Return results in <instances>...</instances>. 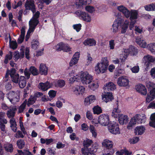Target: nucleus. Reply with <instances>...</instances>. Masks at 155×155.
Masks as SVG:
<instances>
[{
    "label": "nucleus",
    "instance_id": "nucleus-57",
    "mask_svg": "<svg viewBox=\"0 0 155 155\" xmlns=\"http://www.w3.org/2000/svg\"><path fill=\"white\" fill-rule=\"evenodd\" d=\"M85 1V0H79L78 2H76V5L78 8L80 7L82 5H86Z\"/></svg>",
    "mask_w": 155,
    "mask_h": 155
},
{
    "label": "nucleus",
    "instance_id": "nucleus-64",
    "mask_svg": "<svg viewBox=\"0 0 155 155\" xmlns=\"http://www.w3.org/2000/svg\"><path fill=\"white\" fill-rule=\"evenodd\" d=\"M78 61L77 59H74L72 58L70 62V66H72L73 65L76 64L77 63Z\"/></svg>",
    "mask_w": 155,
    "mask_h": 155
},
{
    "label": "nucleus",
    "instance_id": "nucleus-40",
    "mask_svg": "<svg viewBox=\"0 0 155 155\" xmlns=\"http://www.w3.org/2000/svg\"><path fill=\"white\" fill-rule=\"evenodd\" d=\"M121 114H120L119 110L117 107L113 109L112 112L111 116L114 118H118Z\"/></svg>",
    "mask_w": 155,
    "mask_h": 155
},
{
    "label": "nucleus",
    "instance_id": "nucleus-24",
    "mask_svg": "<svg viewBox=\"0 0 155 155\" xmlns=\"http://www.w3.org/2000/svg\"><path fill=\"white\" fill-rule=\"evenodd\" d=\"M136 42L141 48H147V43L145 40L143 38L140 37H137L136 38Z\"/></svg>",
    "mask_w": 155,
    "mask_h": 155
},
{
    "label": "nucleus",
    "instance_id": "nucleus-62",
    "mask_svg": "<svg viewBox=\"0 0 155 155\" xmlns=\"http://www.w3.org/2000/svg\"><path fill=\"white\" fill-rule=\"evenodd\" d=\"M154 97H152L149 94H148L146 98V101L147 103H149L150 101H152L154 99Z\"/></svg>",
    "mask_w": 155,
    "mask_h": 155
},
{
    "label": "nucleus",
    "instance_id": "nucleus-18",
    "mask_svg": "<svg viewBox=\"0 0 155 155\" xmlns=\"http://www.w3.org/2000/svg\"><path fill=\"white\" fill-rule=\"evenodd\" d=\"M52 84L48 81L45 83L40 82L38 85V87L40 90L43 91H47L52 86Z\"/></svg>",
    "mask_w": 155,
    "mask_h": 155
},
{
    "label": "nucleus",
    "instance_id": "nucleus-39",
    "mask_svg": "<svg viewBox=\"0 0 155 155\" xmlns=\"http://www.w3.org/2000/svg\"><path fill=\"white\" fill-rule=\"evenodd\" d=\"M10 123L11 124V127L12 128V130L15 132L17 131V127H16L17 125L15 121L14 118H12L10 120Z\"/></svg>",
    "mask_w": 155,
    "mask_h": 155
},
{
    "label": "nucleus",
    "instance_id": "nucleus-6",
    "mask_svg": "<svg viewBox=\"0 0 155 155\" xmlns=\"http://www.w3.org/2000/svg\"><path fill=\"white\" fill-rule=\"evenodd\" d=\"M75 14L81 19L87 22L91 21V16L84 12L78 10L75 12Z\"/></svg>",
    "mask_w": 155,
    "mask_h": 155
},
{
    "label": "nucleus",
    "instance_id": "nucleus-33",
    "mask_svg": "<svg viewBox=\"0 0 155 155\" xmlns=\"http://www.w3.org/2000/svg\"><path fill=\"white\" fill-rule=\"evenodd\" d=\"M145 130V127L143 126H138L135 129V133L137 135H140L144 133Z\"/></svg>",
    "mask_w": 155,
    "mask_h": 155
},
{
    "label": "nucleus",
    "instance_id": "nucleus-43",
    "mask_svg": "<svg viewBox=\"0 0 155 155\" xmlns=\"http://www.w3.org/2000/svg\"><path fill=\"white\" fill-rule=\"evenodd\" d=\"M17 144L19 149H21L25 146V143L23 140L19 139L17 141Z\"/></svg>",
    "mask_w": 155,
    "mask_h": 155
},
{
    "label": "nucleus",
    "instance_id": "nucleus-19",
    "mask_svg": "<svg viewBox=\"0 0 155 155\" xmlns=\"http://www.w3.org/2000/svg\"><path fill=\"white\" fill-rule=\"evenodd\" d=\"M117 10L122 12L126 18L129 17V10L126 7L123 5H120L117 7Z\"/></svg>",
    "mask_w": 155,
    "mask_h": 155
},
{
    "label": "nucleus",
    "instance_id": "nucleus-22",
    "mask_svg": "<svg viewBox=\"0 0 155 155\" xmlns=\"http://www.w3.org/2000/svg\"><path fill=\"white\" fill-rule=\"evenodd\" d=\"M113 145V143L112 141L108 139H105L102 143V146L109 150L113 149L112 148Z\"/></svg>",
    "mask_w": 155,
    "mask_h": 155
},
{
    "label": "nucleus",
    "instance_id": "nucleus-28",
    "mask_svg": "<svg viewBox=\"0 0 155 155\" xmlns=\"http://www.w3.org/2000/svg\"><path fill=\"white\" fill-rule=\"evenodd\" d=\"M118 120L120 124L123 125L127 122L128 121V117L126 115L121 114L118 118Z\"/></svg>",
    "mask_w": 155,
    "mask_h": 155
},
{
    "label": "nucleus",
    "instance_id": "nucleus-54",
    "mask_svg": "<svg viewBox=\"0 0 155 155\" xmlns=\"http://www.w3.org/2000/svg\"><path fill=\"white\" fill-rule=\"evenodd\" d=\"M136 20H131L130 22L129 21V25L128 27H129L130 30H133L134 27V25L136 23Z\"/></svg>",
    "mask_w": 155,
    "mask_h": 155
},
{
    "label": "nucleus",
    "instance_id": "nucleus-58",
    "mask_svg": "<svg viewBox=\"0 0 155 155\" xmlns=\"http://www.w3.org/2000/svg\"><path fill=\"white\" fill-rule=\"evenodd\" d=\"M139 70L140 68L138 66H134L131 69L132 72L134 73H138Z\"/></svg>",
    "mask_w": 155,
    "mask_h": 155
},
{
    "label": "nucleus",
    "instance_id": "nucleus-44",
    "mask_svg": "<svg viewBox=\"0 0 155 155\" xmlns=\"http://www.w3.org/2000/svg\"><path fill=\"white\" fill-rule=\"evenodd\" d=\"M32 48L34 49H36L39 46V43L37 40H33L31 42Z\"/></svg>",
    "mask_w": 155,
    "mask_h": 155
},
{
    "label": "nucleus",
    "instance_id": "nucleus-29",
    "mask_svg": "<svg viewBox=\"0 0 155 155\" xmlns=\"http://www.w3.org/2000/svg\"><path fill=\"white\" fill-rule=\"evenodd\" d=\"M153 57L151 55L147 54L144 56L143 59L142 61L145 64L148 65L150 62H152Z\"/></svg>",
    "mask_w": 155,
    "mask_h": 155
},
{
    "label": "nucleus",
    "instance_id": "nucleus-7",
    "mask_svg": "<svg viewBox=\"0 0 155 155\" xmlns=\"http://www.w3.org/2000/svg\"><path fill=\"white\" fill-rule=\"evenodd\" d=\"M80 78L81 81L84 84H90L93 80L92 76L87 72L82 73Z\"/></svg>",
    "mask_w": 155,
    "mask_h": 155
},
{
    "label": "nucleus",
    "instance_id": "nucleus-63",
    "mask_svg": "<svg viewBox=\"0 0 155 155\" xmlns=\"http://www.w3.org/2000/svg\"><path fill=\"white\" fill-rule=\"evenodd\" d=\"M146 86L149 89V90H150L154 88V84L150 82H148L146 83Z\"/></svg>",
    "mask_w": 155,
    "mask_h": 155
},
{
    "label": "nucleus",
    "instance_id": "nucleus-36",
    "mask_svg": "<svg viewBox=\"0 0 155 155\" xmlns=\"http://www.w3.org/2000/svg\"><path fill=\"white\" fill-rule=\"evenodd\" d=\"M96 151V149L93 150V148H87L86 149L85 152H83V155H94Z\"/></svg>",
    "mask_w": 155,
    "mask_h": 155
},
{
    "label": "nucleus",
    "instance_id": "nucleus-45",
    "mask_svg": "<svg viewBox=\"0 0 155 155\" xmlns=\"http://www.w3.org/2000/svg\"><path fill=\"white\" fill-rule=\"evenodd\" d=\"M131 152H129L126 150H122L120 152L117 151L116 155H131Z\"/></svg>",
    "mask_w": 155,
    "mask_h": 155
},
{
    "label": "nucleus",
    "instance_id": "nucleus-55",
    "mask_svg": "<svg viewBox=\"0 0 155 155\" xmlns=\"http://www.w3.org/2000/svg\"><path fill=\"white\" fill-rule=\"evenodd\" d=\"M24 134L22 131L21 132L20 130H18L15 134V137L17 138H23L24 137Z\"/></svg>",
    "mask_w": 155,
    "mask_h": 155
},
{
    "label": "nucleus",
    "instance_id": "nucleus-17",
    "mask_svg": "<svg viewBox=\"0 0 155 155\" xmlns=\"http://www.w3.org/2000/svg\"><path fill=\"white\" fill-rule=\"evenodd\" d=\"M102 96V100L106 103L111 101L113 99L112 93L107 91H104Z\"/></svg>",
    "mask_w": 155,
    "mask_h": 155
},
{
    "label": "nucleus",
    "instance_id": "nucleus-56",
    "mask_svg": "<svg viewBox=\"0 0 155 155\" xmlns=\"http://www.w3.org/2000/svg\"><path fill=\"white\" fill-rule=\"evenodd\" d=\"M139 140L138 137H136L132 139H129V142L131 144H134L137 143Z\"/></svg>",
    "mask_w": 155,
    "mask_h": 155
},
{
    "label": "nucleus",
    "instance_id": "nucleus-1",
    "mask_svg": "<svg viewBox=\"0 0 155 155\" xmlns=\"http://www.w3.org/2000/svg\"><path fill=\"white\" fill-rule=\"evenodd\" d=\"M117 18L114 21L112 25L111 29L113 33L114 34L117 33L118 31L119 27L121 28V33L123 34L125 33L127 31L128 28L129 20L120 18L119 16V14H118Z\"/></svg>",
    "mask_w": 155,
    "mask_h": 155
},
{
    "label": "nucleus",
    "instance_id": "nucleus-61",
    "mask_svg": "<svg viewBox=\"0 0 155 155\" xmlns=\"http://www.w3.org/2000/svg\"><path fill=\"white\" fill-rule=\"evenodd\" d=\"M24 73L27 79H28L30 78L31 73L29 72L27 68L24 70Z\"/></svg>",
    "mask_w": 155,
    "mask_h": 155
},
{
    "label": "nucleus",
    "instance_id": "nucleus-15",
    "mask_svg": "<svg viewBox=\"0 0 155 155\" xmlns=\"http://www.w3.org/2000/svg\"><path fill=\"white\" fill-rule=\"evenodd\" d=\"M10 76L12 81L15 83H18L19 80V75L16 73L15 69L12 68L10 70Z\"/></svg>",
    "mask_w": 155,
    "mask_h": 155
},
{
    "label": "nucleus",
    "instance_id": "nucleus-9",
    "mask_svg": "<svg viewBox=\"0 0 155 155\" xmlns=\"http://www.w3.org/2000/svg\"><path fill=\"white\" fill-rule=\"evenodd\" d=\"M117 84L120 87H128L129 86V80L126 76L120 77L117 79Z\"/></svg>",
    "mask_w": 155,
    "mask_h": 155
},
{
    "label": "nucleus",
    "instance_id": "nucleus-14",
    "mask_svg": "<svg viewBox=\"0 0 155 155\" xmlns=\"http://www.w3.org/2000/svg\"><path fill=\"white\" fill-rule=\"evenodd\" d=\"M71 90L74 94L78 95H82L84 92L85 88L83 86L77 85L73 87Z\"/></svg>",
    "mask_w": 155,
    "mask_h": 155
},
{
    "label": "nucleus",
    "instance_id": "nucleus-35",
    "mask_svg": "<svg viewBox=\"0 0 155 155\" xmlns=\"http://www.w3.org/2000/svg\"><path fill=\"white\" fill-rule=\"evenodd\" d=\"M83 44L85 45L93 46L95 45L96 42L93 39H87L84 41Z\"/></svg>",
    "mask_w": 155,
    "mask_h": 155
},
{
    "label": "nucleus",
    "instance_id": "nucleus-10",
    "mask_svg": "<svg viewBox=\"0 0 155 155\" xmlns=\"http://www.w3.org/2000/svg\"><path fill=\"white\" fill-rule=\"evenodd\" d=\"M56 49L58 51H63L68 52L71 51V48L67 44L61 42L56 46Z\"/></svg>",
    "mask_w": 155,
    "mask_h": 155
},
{
    "label": "nucleus",
    "instance_id": "nucleus-3",
    "mask_svg": "<svg viewBox=\"0 0 155 155\" xmlns=\"http://www.w3.org/2000/svg\"><path fill=\"white\" fill-rule=\"evenodd\" d=\"M40 14L39 11L36 12L33 15V17L29 21V30L26 36V41H27L29 38L28 34L33 32L36 26L38 23V20Z\"/></svg>",
    "mask_w": 155,
    "mask_h": 155
},
{
    "label": "nucleus",
    "instance_id": "nucleus-42",
    "mask_svg": "<svg viewBox=\"0 0 155 155\" xmlns=\"http://www.w3.org/2000/svg\"><path fill=\"white\" fill-rule=\"evenodd\" d=\"M151 121L149 122L150 126L155 128V113L152 114L150 117Z\"/></svg>",
    "mask_w": 155,
    "mask_h": 155
},
{
    "label": "nucleus",
    "instance_id": "nucleus-46",
    "mask_svg": "<svg viewBox=\"0 0 155 155\" xmlns=\"http://www.w3.org/2000/svg\"><path fill=\"white\" fill-rule=\"evenodd\" d=\"M27 101L25 100L21 105L19 107L18 110V112L21 113L23 112L27 104Z\"/></svg>",
    "mask_w": 155,
    "mask_h": 155
},
{
    "label": "nucleus",
    "instance_id": "nucleus-49",
    "mask_svg": "<svg viewBox=\"0 0 155 155\" xmlns=\"http://www.w3.org/2000/svg\"><path fill=\"white\" fill-rule=\"evenodd\" d=\"M114 40L111 39L109 41V47L110 50H113L114 49L115 44L114 42Z\"/></svg>",
    "mask_w": 155,
    "mask_h": 155
},
{
    "label": "nucleus",
    "instance_id": "nucleus-26",
    "mask_svg": "<svg viewBox=\"0 0 155 155\" xmlns=\"http://www.w3.org/2000/svg\"><path fill=\"white\" fill-rule=\"evenodd\" d=\"M96 100L95 96L94 95H91L84 99V103L85 105H87L94 102Z\"/></svg>",
    "mask_w": 155,
    "mask_h": 155
},
{
    "label": "nucleus",
    "instance_id": "nucleus-34",
    "mask_svg": "<svg viewBox=\"0 0 155 155\" xmlns=\"http://www.w3.org/2000/svg\"><path fill=\"white\" fill-rule=\"evenodd\" d=\"M18 83L20 88H24L26 86V83L25 77L23 76H20Z\"/></svg>",
    "mask_w": 155,
    "mask_h": 155
},
{
    "label": "nucleus",
    "instance_id": "nucleus-38",
    "mask_svg": "<svg viewBox=\"0 0 155 155\" xmlns=\"http://www.w3.org/2000/svg\"><path fill=\"white\" fill-rule=\"evenodd\" d=\"M147 48L152 53L155 54V43H150L148 44Z\"/></svg>",
    "mask_w": 155,
    "mask_h": 155
},
{
    "label": "nucleus",
    "instance_id": "nucleus-60",
    "mask_svg": "<svg viewBox=\"0 0 155 155\" xmlns=\"http://www.w3.org/2000/svg\"><path fill=\"white\" fill-rule=\"evenodd\" d=\"M10 47L13 49H16L17 47V44L15 41H12L10 43Z\"/></svg>",
    "mask_w": 155,
    "mask_h": 155
},
{
    "label": "nucleus",
    "instance_id": "nucleus-52",
    "mask_svg": "<svg viewBox=\"0 0 155 155\" xmlns=\"http://www.w3.org/2000/svg\"><path fill=\"white\" fill-rule=\"evenodd\" d=\"M35 98L32 96H31L28 99L27 105L28 106H29L33 104L35 102Z\"/></svg>",
    "mask_w": 155,
    "mask_h": 155
},
{
    "label": "nucleus",
    "instance_id": "nucleus-13",
    "mask_svg": "<svg viewBox=\"0 0 155 155\" xmlns=\"http://www.w3.org/2000/svg\"><path fill=\"white\" fill-rule=\"evenodd\" d=\"M79 75L75 72L74 71H71L69 73V83L70 84H73L79 79Z\"/></svg>",
    "mask_w": 155,
    "mask_h": 155
},
{
    "label": "nucleus",
    "instance_id": "nucleus-51",
    "mask_svg": "<svg viewBox=\"0 0 155 155\" xmlns=\"http://www.w3.org/2000/svg\"><path fill=\"white\" fill-rule=\"evenodd\" d=\"M20 127L21 130L24 135L27 134V133L25 130V128L24 126L23 123L21 120V117L20 118L19 120Z\"/></svg>",
    "mask_w": 155,
    "mask_h": 155
},
{
    "label": "nucleus",
    "instance_id": "nucleus-23",
    "mask_svg": "<svg viewBox=\"0 0 155 155\" xmlns=\"http://www.w3.org/2000/svg\"><path fill=\"white\" fill-rule=\"evenodd\" d=\"M24 47H21L20 50L21 52L20 53L18 51H15L14 53V58L15 60L17 61L19 59L23 58L24 56Z\"/></svg>",
    "mask_w": 155,
    "mask_h": 155
},
{
    "label": "nucleus",
    "instance_id": "nucleus-11",
    "mask_svg": "<svg viewBox=\"0 0 155 155\" xmlns=\"http://www.w3.org/2000/svg\"><path fill=\"white\" fill-rule=\"evenodd\" d=\"M109 117L107 114H102L98 117V123L101 126H106L109 124Z\"/></svg>",
    "mask_w": 155,
    "mask_h": 155
},
{
    "label": "nucleus",
    "instance_id": "nucleus-41",
    "mask_svg": "<svg viewBox=\"0 0 155 155\" xmlns=\"http://www.w3.org/2000/svg\"><path fill=\"white\" fill-rule=\"evenodd\" d=\"M29 71L34 76H36L39 74L38 70L35 67L31 66L29 69Z\"/></svg>",
    "mask_w": 155,
    "mask_h": 155
},
{
    "label": "nucleus",
    "instance_id": "nucleus-50",
    "mask_svg": "<svg viewBox=\"0 0 155 155\" xmlns=\"http://www.w3.org/2000/svg\"><path fill=\"white\" fill-rule=\"evenodd\" d=\"M12 53L10 52L6 56L4 63L5 64H7L8 63V60H10L12 59Z\"/></svg>",
    "mask_w": 155,
    "mask_h": 155
},
{
    "label": "nucleus",
    "instance_id": "nucleus-30",
    "mask_svg": "<svg viewBox=\"0 0 155 155\" xmlns=\"http://www.w3.org/2000/svg\"><path fill=\"white\" fill-rule=\"evenodd\" d=\"M7 113V116L9 118L13 117L15 116V111L16 110V107H10Z\"/></svg>",
    "mask_w": 155,
    "mask_h": 155
},
{
    "label": "nucleus",
    "instance_id": "nucleus-59",
    "mask_svg": "<svg viewBox=\"0 0 155 155\" xmlns=\"http://www.w3.org/2000/svg\"><path fill=\"white\" fill-rule=\"evenodd\" d=\"M81 26V25L80 24L74 25H73L74 29L77 32H79L80 30Z\"/></svg>",
    "mask_w": 155,
    "mask_h": 155
},
{
    "label": "nucleus",
    "instance_id": "nucleus-27",
    "mask_svg": "<svg viewBox=\"0 0 155 155\" xmlns=\"http://www.w3.org/2000/svg\"><path fill=\"white\" fill-rule=\"evenodd\" d=\"M53 84L56 87L61 88L65 86V82L63 80H56L53 82Z\"/></svg>",
    "mask_w": 155,
    "mask_h": 155
},
{
    "label": "nucleus",
    "instance_id": "nucleus-5",
    "mask_svg": "<svg viewBox=\"0 0 155 155\" xmlns=\"http://www.w3.org/2000/svg\"><path fill=\"white\" fill-rule=\"evenodd\" d=\"M138 52L137 49L134 46H130L129 49H125L120 55V59L122 62L124 61L129 54L133 55H136Z\"/></svg>",
    "mask_w": 155,
    "mask_h": 155
},
{
    "label": "nucleus",
    "instance_id": "nucleus-31",
    "mask_svg": "<svg viewBox=\"0 0 155 155\" xmlns=\"http://www.w3.org/2000/svg\"><path fill=\"white\" fill-rule=\"evenodd\" d=\"M39 71L41 74L46 75L48 74V68L45 64H41L39 67Z\"/></svg>",
    "mask_w": 155,
    "mask_h": 155
},
{
    "label": "nucleus",
    "instance_id": "nucleus-53",
    "mask_svg": "<svg viewBox=\"0 0 155 155\" xmlns=\"http://www.w3.org/2000/svg\"><path fill=\"white\" fill-rule=\"evenodd\" d=\"M85 9L87 12L90 13H92L95 11L94 8L90 5L86 6Z\"/></svg>",
    "mask_w": 155,
    "mask_h": 155
},
{
    "label": "nucleus",
    "instance_id": "nucleus-32",
    "mask_svg": "<svg viewBox=\"0 0 155 155\" xmlns=\"http://www.w3.org/2000/svg\"><path fill=\"white\" fill-rule=\"evenodd\" d=\"M99 87V81L97 80L92 81L89 85V87L91 90L94 91Z\"/></svg>",
    "mask_w": 155,
    "mask_h": 155
},
{
    "label": "nucleus",
    "instance_id": "nucleus-8",
    "mask_svg": "<svg viewBox=\"0 0 155 155\" xmlns=\"http://www.w3.org/2000/svg\"><path fill=\"white\" fill-rule=\"evenodd\" d=\"M108 129L110 133L113 134H116L120 133L118 124L114 122L110 123L109 124Z\"/></svg>",
    "mask_w": 155,
    "mask_h": 155
},
{
    "label": "nucleus",
    "instance_id": "nucleus-21",
    "mask_svg": "<svg viewBox=\"0 0 155 155\" xmlns=\"http://www.w3.org/2000/svg\"><path fill=\"white\" fill-rule=\"evenodd\" d=\"M129 17L130 21L136 20L138 17V11L137 10H132L130 11L129 10Z\"/></svg>",
    "mask_w": 155,
    "mask_h": 155
},
{
    "label": "nucleus",
    "instance_id": "nucleus-48",
    "mask_svg": "<svg viewBox=\"0 0 155 155\" xmlns=\"http://www.w3.org/2000/svg\"><path fill=\"white\" fill-rule=\"evenodd\" d=\"M93 110L94 114H99L102 112V110L101 107L97 106L94 107Z\"/></svg>",
    "mask_w": 155,
    "mask_h": 155
},
{
    "label": "nucleus",
    "instance_id": "nucleus-20",
    "mask_svg": "<svg viewBox=\"0 0 155 155\" xmlns=\"http://www.w3.org/2000/svg\"><path fill=\"white\" fill-rule=\"evenodd\" d=\"M135 89L137 91L143 95H145L147 93V90L145 86L141 84L136 85Z\"/></svg>",
    "mask_w": 155,
    "mask_h": 155
},
{
    "label": "nucleus",
    "instance_id": "nucleus-25",
    "mask_svg": "<svg viewBox=\"0 0 155 155\" xmlns=\"http://www.w3.org/2000/svg\"><path fill=\"white\" fill-rule=\"evenodd\" d=\"M116 88L115 85L112 82L106 83L104 87V91H112L114 90Z\"/></svg>",
    "mask_w": 155,
    "mask_h": 155
},
{
    "label": "nucleus",
    "instance_id": "nucleus-2",
    "mask_svg": "<svg viewBox=\"0 0 155 155\" xmlns=\"http://www.w3.org/2000/svg\"><path fill=\"white\" fill-rule=\"evenodd\" d=\"M109 62L107 58H102L100 62L97 63L94 67V71L97 74H103L108 69Z\"/></svg>",
    "mask_w": 155,
    "mask_h": 155
},
{
    "label": "nucleus",
    "instance_id": "nucleus-16",
    "mask_svg": "<svg viewBox=\"0 0 155 155\" xmlns=\"http://www.w3.org/2000/svg\"><path fill=\"white\" fill-rule=\"evenodd\" d=\"M25 7L27 10H31L33 13L36 12L34 0H27Z\"/></svg>",
    "mask_w": 155,
    "mask_h": 155
},
{
    "label": "nucleus",
    "instance_id": "nucleus-47",
    "mask_svg": "<svg viewBox=\"0 0 155 155\" xmlns=\"http://www.w3.org/2000/svg\"><path fill=\"white\" fill-rule=\"evenodd\" d=\"M93 141L91 140L87 139L83 142V145L84 147H89L92 143Z\"/></svg>",
    "mask_w": 155,
    "mask_h": 155
},
{
    "label": "nucleus",
    "instance_id": "nucleus-12",
    "mask_svg": "<svg viewBox=\"0 0 155 155\" xmlns=\"http://www.w3.org/2000/svg\"><path fill=\"white\" fill-rule=\"evenodd\" d=\"M8 98L11 103H15L19 101V94L17 92L10 91L8 95Z\"/></svg>",
    "mask_w": 155,
    "mask_h": 155
},
{
    "label": "nucleus",
    "instance_id": "nucleus-4",
    "mask_svg": "<svg viewBox=\"0 0 155 155\" xmlns=\"http://www.w3.org/2000/svg\"><path fill=\"white\" fill-rule=\"evenodd\" d=\"M146 120V115L144 114H136L131 119L127 128L129 129L130 127L135 125L136 124H142L144 123Z\"/></svg>",
    "mask_w": 155,
    "mask_h": 155
},
{
    "label": "nucleus",
    "instance_id": "nucleus-37",
    "mask_svg": "<svg viewBox=\"0 0 155 155\" xmlns=\"http://www.w3.org/2000/svg\"><path fill=\"white\" fill-rule=\"evenodd\" d=\"M4 148L6 151L10 153L12 152L14 149L12 144L9 143L4 144Z\"/></svg>",
    "mask_w": 155,
    "mask_h": 155
}]
</instances>
